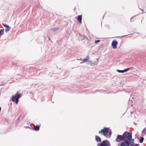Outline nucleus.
<instances>
[{"mask_svg": "<svg viewBox=\"0 0 146 146\" xmlns=\"http://www.w3.org/2000/svg\"><path fill=\"white\" fill-rule=\"evenodd\" d=\"M123 140H125L127 138V139L131 141L132 139V134L131 133L129 132H125L123 135H122Z\"/></svg>", "mask_w": 146, "mask_h": 146, "instance_id": "f257e3e1", "label": "nucleus"}, {"mask_svg": "<svg viewBox=\"0 0 146 146\" xmlns=\"http://www.w3.org/2000/svg\"><path fill=\"white\" fill-rule=\"evenodd\" d=\"M21 96V94L17 92L16 94L14 96H13L12 97L11 100L13 102H15L16 104L18 103L19 100L18 99Z\"/></svg>", "mask_w": 146, "mask_h": 146, "instance_id": "f03ea898", "label": "nucleus"}, {"mask_svg": "<svg viewBox=\"0 0 146 146\" xmlns=\"http://www.w3.org/2000/svg\"><path fill=\"white\" fill-rule=\"evenodd\" d=\"M109 131V129L108 128H105L101 130L100 131H99V133H100L105 137H107L108 133Z\"/></svg>", "mask_w": 146, "mask_h": 146, "instance_id": "7ed1b4c3", "label": "nucleus"}, {"mask_svg": "<svg viewBox=\"0 0 146 146\" xmlns=\"http://www.w3.org/2000/svg\"><path fill=\"white\" fill-rule=\"evenodd\" d=\"M101 143L102 146H110L109 141L107 140L103 141Z\"/></svg>", "mask_w": 146, "mask_h": 146, "instance_id": "20e7f679", "label": "nucleus"}, {"mask_svg": "<svg viewBox=\"0 0 146 146\" xmlns=\"http://www.w3.org/2000/svg\"><path fill=\"white\" fill-rule=\"evenodd\" d=\"M129 143L127 140H124V142H122L121 143L120 146H129Z\"/></svg>", "mask_w": 146, "mask_h": 146, "instance_id": "39448f33", "label": "nucleus"}, {"mask_svg": "<svg viewBox=\"0 0 146 146\" xmlns=\"http://www.w3.org/2000/svg\"><path fill=\"white\" fill-rule=\"evenodd\" d=\"M118 44V42L116 40H113L112 41L111 43V46L113 49H116L117 48V45Z\"/></svg>", "mask_w": 146, "mask_h": 146, "instance_id": "423d86ee", "label": "nucleus"}, {"mask_svg": "<svg viewBox=\"0 0 146 146\" xmlns=\"http://www.w3.org/2000/svg\"><path fill=\"white\" fill-rule=\"evenodd\" d=\"M124 140L123 138L122 135H118L116 139V141L117 142H119L121 141Z\"/></svg>", "mask_w": 146, "mask_h": 146, "instance_id": "0eeeda50", "label": "nucleus"}, {"mask_svg": "<svg viewBox=\"0 0 146 146\" xmlns=\"http://www.w3.org/2000/svg\"><path fill=\"white\" fill-rule=\"evenodd\" d=\"M77 20L80 23H82V15H79L77 17Z\"/></svg>", "mask_w": 146, "mask_h": 146, "instance_id": "6e6552de", "label": "nucleus"}, {"mask_svg": "<svg viewBox=\"0 0 146 146\" xmlns=\"http://www.w3.org/2000/svg\"><path fill=\"white\" fill-rule=\"evenodd\" d=\"M34 125V130L35 131H38L39 129V127H40V126L39 125Z\"/></svg>", "mask_w": 146, "mask_h": 146, "instance_id": "1a4fd4ad", "label": "nucleus"}, {"mask_svg": "<svg viewBox=\"0 0 146 146\" xmlns=\"http://www.w3.org/2000/svg\"><path fill=\"white\" fill-rule=\"evenodd\" d=\"M129 70H130L129 68H127V69H125V70H117V71L118 72H120V73H123V72H126L129 71Z\"/></svg>", "mask_w": 146, "mask_h": 146, "instance_id": "9d476101", "label": "nucleus"}, {"mask_svg": "<svg viewBox=\"0 0 146 146\" xmlns=\"http://www.w3.org/2000/svg\"><path fill=\"white\" fill-rule=\"evenodd\" d=\"M96 140L97 142H100L101 141V140L100 137L98 136H95Z\"/></svg>", "mask_w": 146, "mask_h": 146, "instance_id": "9b49d317", "label": "nucleus"}, {"mask_svg": "<svg viewBox=\"0 0 146 146\" xmlns=\"http://www.w3.org/2000/svg\"><path fill=\"white\" fill-rule=\"evenodd\" d=\"M89 57L88 56H87L86 58L83 59V61L85 62H87L89 59Z\"/></svg>", "mask_w": 146, "mask_h": 146, "instance_id": "f8f14e48", "label": "nucleus"}, {"mask_svg": "<svg viewBox=\"0 0 146 146\" xmlns=\"http://www.w3.org/2000/svg\"><path fill=\"white\" fill-rule=\"evenodd\" d=\"M142 133L144 135L146 134V129L145 128L143 129L142 131Z\"/></svg>", "mask_w": 146, "mask_h": 146, "instance_id": "ddd939ff", "label": "nucleus"}, {"mask_svg": "<svg viewBox=\"0 0 146 146\" xmlns=\"http://www.w3.org/2000/svg\"><path fill=\"white\" fill-rule=\"evenodd\" d=\"M144 139V138L143 137H141L140 138V139L139 140L140 142L141 143H142Z\"/></svg>", "mask_w": 146, "mask_h": 146, "instance_id": "4468645a", "label": "nucleus"}, {"mask_svg": "<svg viewBox=\"0 0 146 146\" xmlns=\"http://www.w3.org/2000/svg\"><path fill=\"white\" fill-rule=\"evenodd\" d=\"M10 29V27H7L5 30L6 31H9Z\"/></svg>", "mask_w": 146, "mask_h": 146, "instance_id": "2eb2a0df", "label": "nucleus"}, {"mask_svg": "<svg viewBox=\"0 0 146 146\" xmlns=\"http://www.w3.org/2000/svg\"><path fill=\"white\" fill-rule=\"evenodd\" d=\"M3 25L4 27H9V26L7 25L6 24H3Z\"/></svg>", "mask_w": 146, "mask_h": 146, "instance_id": "dca6fc26", "label": "nucleus"}, {"mask_svg": "<svg viewBox=\"0 0 146 146\" xmlns=\"http://www.w3.org/2000/svg\"><path fill=\"white\" fill-rule=\"evenodd\" d=\"M100 40H96L95 41V44H97L98 42H99L100 41Z\"/></svg>", "mask_w": 146, "mask_h": 146, "instance_id": "f3484780", "label": "nucleus"}, {"mask_svg": "<svg viewBox=\"0 0 146 146\" xmlns=\"http://www.w3.org/2000/svg\"><path fill=\"white\" fill-rule=\"evenodd\" d=\"M97 146H102V145L101 144V143H99L98 144Z\"/></svg>", "mask_w": 146, "mask_h": 146, "instance_id": "a211bd4d", "label": "nucleus"}, {"mask_svg": "<svg viewBox=\"0 0 146 146\" xmlns=\"http://www.w3.org/2000/svg\"><path fill=\"white\" fill-rule=\"evenodd\" d=\"M109 134H111V133L110 132Z\"/></svg>", "mask_w": 146, "mask_h": 146, "instance_id": "6ab92c4d", "label": "nucleus"}, {"mask_svg": "<svg viewBox=\"0 0 146 146\" xmlns=\"http://www.w3.org/2000/svg\"><path fill=\"white\" fill-rule=\"evenodd\" d=\"M109 134H111V133L110 132Z\"/></svg>", "mask_w": 146, "mask_h": 146, "instance_id": "aec40b11", "label": "nucleus"}]
</instances>
